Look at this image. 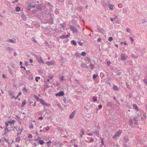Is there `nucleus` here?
Returning a JSON list of instances; mask_svg holds the SVG:
<instances>
[{
  "instance_id": "nucleus-28",
  "label": "nucleus",
  "mask_w": 147,
  "mask_h": 147,
  "mask_svg": "<svg viewBox=\"0 0 147 147\" xmlns=\"http://www.w3.org/2000/svg\"><path fill=\"white\" fill-rule=\"evenodd\" d=\"M64 79V77L63 76H61V79H60L61 81L62 82L63 81Z\"/></svg>"
},
{
  "instance_id": "nucleus-46",
  "label": "nucleus",
  "mask_w": 147,
  "mask_h": 147,
  "mask_svg": "<svg viewBox=\"0 0 147 147\" xmlns=\"http://www.w3.org/2000/svg\"><path fill=\"white\" fill-rule=\"evenodd\" d=\"M88 135L89 136H92V133H88Z\"/></svg>"
},
{
  "instance_id": "nucleus-30",
  "label": "nucleus",
  "mask_w": 147,
  "mask_h": 147,
  "mask_svg": "<svg viewBox=\"0 0 147 147\" xmlns=\"http://www.w3.org/2000/svg\"><path fill=\"white\" fill-rule=\"evenodd\" d=\"M111 63L110 61H108L107 62V64L108 66H109V65H110Z\"/></svg>"
},
{
  "instance_id": "nucleus-3",
  "label": "nucleus",
  "mask_w": 147,
  "mask_h": 147,
  "mask_svg": "<svg viewBox=\"0 0 147 147\" xmlns=\"http://www.w3.org/2000/svg\"><path fill=\"white\" fill-rule=\"evenodd\" d=\"M40 101L41 103L43 105H45L47 106H49L50 105L49 104L45 103L44 100L42 99H40Z\"/></svg>"
},
{
  "instance_id": "nucleus-57",
  "label": "nucleus",
  "mask_w": 147,
  "mask_h": 147,
  "mask_svg": "<svg viewBox=\"0 0 147 147\" xmlns=\"http://www.w3.org/2000/svg\"><path fill=\"white\" fill-rule=\"evenodd\" d=\"M74 147H78V146L76 144H75L74 145Z\"/></svg>"
},
{
  "instance_id": "nucleus-42",
  "label": "nucleus",
  "mask_w": 147,
  "mask_h": 147,
  "mask_svg": "<svg viewBox=\"0 0 147 147\" xmlns=\"http://www.w3.org/2000/svg\"><path fill=\"white\" fill-rule=\"evenodd\" d=\"M101 143H102V144H104V142H103V138H102V139H101Z\"/></svg>"
},
{
  "instance_id": "nucleus-33",
  "label": "nucleus",
  "mask_w": 147,
  "mask_h": 147,
  "mask_svg": "<svg viewBox=\"0 0 147 147\" xmlns=\"http://www.w3.org/2000/svg\"><path fill=\"white\" fill-rule=\"evenodd\" d=\"M126 31L128 32H129L130 31V30L129 28H127L126 29Z\"/></svg>"
},
{
  "instance_id": "nucleus-15",
  "label": "nucleus",
  "mask_w": 147,
  "mask_h": 147,
  "mask_svg": "<svg viewBox=\"0 0 147 147\" xmlns=\"http://www.w3.org/2000/svg\"><path fill=\"white\" fill-rule=\"evenodd\" d=\"M113 89L115 90H118V88L116 86L114 85L113 86Z\"/></svg>"
},
{
  "instance_id": "nucleus-51",
  "label": "nucleus",
  "mask_w": 147,
  "mask_h": 147,
  "mask_svg": "<svg viewBox=\"0 0 147 147\" xmlns=\"http://www.w3.org/2000/svg\"><path fill=\"white\" fill-rule=\"evenodd\" d=\"M18 96H18V95L17 96H16V97H15V98L16 99H17L18 98Z\"/></svg>"
},
{
  "instance_id": "nucleus-54",
  "label": "nucleus",
  "mask_w": 147,
  "mask_h": 147,
  "mask_svg": "<svg viewBox=\"0 0 147 147\" xmlns=\"http://www.w3.org/2000/svg\"><path fill=\"white\" fill-rule=\"evenodd\" d=\"M20 64L21 65H22V62L20 61Z\"/></svg>"
},
{
  "instance_id": "nucleus-40",
  "label": "nucleus",
  "mask_w": 147,
  "mask_h": 147,
  "mask_svg": "<svg viewBox=\"0 0 147 147\" xmlns=\"http://www.w3.org/2000/svg\"><path fill=\"white\" fill-rule=\"evenodd\" d=\"M5 131H8V128L6 127V128L5 129Z\"/></svg>"
},
{
  "instance_id": "nucleus-4",
  "label": "nucleus",
  "mask_w": 147,
  "mask_h": 147,
  "mask_svg": "<svg viewBox=\"0 0 147 147\" xmlns=\"http://www.w3.org/2000/svg\"><path fill=\"white\" fill-rule=\"evenodd\" d=\"M64 94V93L63 91H60L59 93L55 94V95L57 96H63Z\"/></svg>"
},
{
  "instance_id": "nucleus-47",
  "label": "nucleus",
  "mask_w": 147,
  "mask_h": 147,
  "mask_svg": "<svg viewBox=\"0 0 147 147\" xmlns=\"http://www.w3.org/2000/svg\"><path fill=\"white\" fill-rule=\"evenodd\" d=\"M30 63H31L32 62H33V61H32V59H30Z\"/></svg>"
},
{
  "instance_id": "nucleus-59",
  "label": "nucleus",
  "mask_w": 147,
  "mask_h": 147,
  "mask_svg": "<svg viewBox=\"0 0 147 147\" xmlns=\"http://www.w3.org/2000/svg\"><path fill=\"white\" fill-rule=\"evenodd\" d=\"M14 55L15 56H16L17 55V54L16 52L14 53Z\"/></svg>"
},
{
  "instance_id": "nucleus-29",
  "label": "nucleus",
  "mask_w": 147,
  "mask_h": 147,
  "mask_svg": "<svg viewBox=\"0 0 147 147\" xmlns=\"http://www.w3.org/2000/svg\"><path fill=\"white\" fill-rule=\"evenodd\" d=\"M26 102L25 101H24L22 102V106H24V105H26Z\"/></svg>"
},
{
  "instance_id": "nucleus-58",
  "label": "nucleus",
  "mask_w": 147,
  "mask_h": 147,
  "mask_svg": "<svg viewBox=\"0 0 147 147\" xmlns=\"http://www.w3.org/2000/svg\"><path fill=\"white\" fill-rule=\"evenodd\" d=\"M30 6L32 7H34L35 6V5L32 6L31 5H30Z\"/></svg>"
},
{
  "instance_id": "nucleus-38",
  "label": "nucleus",
  "mask_w": 147,
  "mask_h": 147,
  "mask_svg": "<svg viewBox=\"0 0 147 147\" xmlns=\"http://www.w3.org/2000/svg\"><path fill=\"white\" fill-rule=\"evenodd\" d=\"M97 41L98 42H100L101 41V39L100 38H98L97 39Z\"/></svg>"
},
{
  "instance_id": "nucleus-52",
  "label": "nucleus",
  "mask_w": 147,
  "mask_h": 147,
  "mask_svg": "<svg viewBox=\"0 0 147 147\" xmlns=\"http://www.w3.org/2000/svg\"><path fill=\"white\" fill-rule=\"evenodd\" d=\"M130 39H131V40L133 42V39L131 37H130Z\"/></svg>"
},
{
  "instance_id": "nucleus-21",
  "label": "nucleus",
  "mask_w": 147,
  "mask_h": 147,
  "mask_svg": "<svg viewBox=\"0 0 147 147\" xmlns=\"http://www.w3.org/2000/svg\"><path fill=\"white\" fill-rule=\"evenodd\" d=\"M93 100L94 101H96L97 100V98L96 97L94 96L93 97Z\"/></svg>"
},
{
  "instance_id": "nucleus-26",
  "label": "nucleus",
  "mask_w": 147,
  "mask_h": 147,
  "mask_svg": "<svg viewBox=\"0 0 147 147\" xmlns=\"http://www.w3.org/2000/svg\"><path fill=\"white\" fill-rule=\"evenodd\" d=\"M9 42H10L11 43H13L15 42V41L14 40L11 39H10L8 40Z\"/></svg>"
},
{
  "instance_id": "nucleus-62",
  "label": "nucleus",
  "mask_w": 147,
  "mask_h": 147,
  "mask_svg": "<svg viewBox=\"0 0 147 147\" xmlns=\"http://www.w3.org/2000/svg\"><path fill=\"white\" fill-rule=\"evenodd\" d=\"M15 1L17 2H18V0H15Z\"/></svg>"
},
{
  "instance_id": "nucleus-55",
  "label": "nucleus",
  "mask_w": 147,
  "mask_h": 147,
  "mask_svg": "<svg viewBox=\"0 0 147 147\" xmlns=\"http://www.w3.org/2000/svg\"><path fill=\"white\" fill-rule=\"evenodd\" d=\"M120 4H119L118 5V7H119V8H121V6H120Z\"/></svg>"
},
{
  "instance_id": "nucleus-44",
  "label": "nucleus",
  "mask_w": 147,
  "mask_h": 147,
  "mask_svg": "<svg viewBox=\"0 0 147 147\" xmlns=\"http://www.w3.org/2000/svg\"><path fill=\"white\" fill-rule=\"evenodd\" d=\"M23 90H24L25 92H27V90L25 88H23Z\"/></svg>"
},
{
  "instance_id": "nucleus-56",
  "label": "nucleus",
  "mask_w": 147,
  "mask_h": 147,
  "mask_svg": "<svg viewBox=\"0 0 147 147\" xmlns=\"http://www.w3.org/2000/svg\"><path fill=\"white\" fill-rule=\"evenodd\" d=\"M123 42H121L120 43V45H121V46H122L123 44Z\"/></svg>"
},
{
  "instance_id": "nucleus-41",
  "label": "nucleus",
  "mask_w": 147,
  "mask_h": 147,
  "mask_svg": "<svg viewBox=\"0 0 147 147\" xmlns=\"http://www.w3.org/2000/svg\"><path fill=\"white\" fill-rule=\"evenodd\" d=\"M111 21L113 22L115 20L114 18H111Z\"/></svg>"
},
{
  "instance_id": "nucleus-35",
  "label": "nucleus",
  "mask_w": 147,
  "mask_h": 147,
  "mask_svg": "<svg viewBox=\"0 0 147 147\" xmlns=\"http://www.w3.org/2000/svg\"><path fill=\"white\" fill-rule=\"evenodd\" d=\"M5 124L6 125V127H7L9 125V123L7 122H6Z\"/></svg>"
},
{
  "instance_id": "nucleus-64",
  "label": "nucleus",
  "mask_w": 147,
  "mask_h": 147,
  "mask_svg": "<svg viewBox=\"0 0 147 147\" xmlns=\"http://www.w3.org/2000/svg\"><path fill=\"white\" fill-rule=\"evenodd\" d=\"M115 46H116V47H118V45H117V44H115Z\"/></svg>"
},
{
  "instance_id": "nucleus-1",
  "label": "nucleus",
  "mask_w": 147,
  "mask_h": 147,
  "mask_svg": "<svg viewBox=\"0 0 147 147\" xmlns=\"http://www.w3.org/2000/svg\"><path fill=\"white\" fill-rule=\"evenodd\" d=\"M122 132V130H119L117 131L113 136V138H115L117 136H118L119 135L121 134Z\"/></svg>"
},
{
  "instance_id": "nucleus-45",
  "label": "nucleus",
  "mask_w": 147,
  "mask_h": 147,
  "mask_svg": "<svg viewBox=\"0 0 147 147\" xmlns=\"http://www.w3.org/2000/svg\"><path fill=\"white\" fill-rule=\"evenodd\" d=\"M33 139H31V140L30 139V140H29V141H30V142L32 143V141H33Z\"/></svg>"
},
{
  "instance_id": "nucleus-43",
  "label": "nucleus",
  "mask_w": 147,
  "mask_h": 147,
  "mask_svg": "<svg viewBox=\"0 0 147 147\" xmlns=\"http://www.w3.org/2000/svg\"><path fill=\"white\" fill-rule=\"evenodd\" d=\"M21 94H22L21 92H19L18 95V96H19Z\"/></svg>"
},
{
  "instance_id": "nucleus-50",
  "label": "nucleus",
  "mask_w": 147,
  "mask_h": 147,
  "mask_svg": "<svg viewBox=\"0 0 147 147\" xmlns=\"http://www.w3.org/2000/svg\"><path fill=\"white\" fill-rule=\"evenodd\" d=\"M90 141L91 142H92L94 141L93 139L92 138H91L90 140Z\"/></svg>"
},
{
  "instance_id": "nucleus-48",
  "label": "nucleus",
  "mask_w": 147,
  "mask_h": 147,
  "mask_svg": "<svg viewBox=\"0 0 147 147\" xmlns=\"http://www.w3.org/2000/svg\"><path fill=\"white\" fill-rule=\"evenodd\" d=\"M124 43L125 45H128L126 42H124Z\"/></svg>"
},
{
  "instance_id": "nucleus-25",
  "label": "nucleus",
  "mask_w": 147,
  "mask_h": 147,
  "mask_svg": "<svg viewBox=\"0 0 147 147\" xmlns=\"http://www.w3.org/2000/svg\"><path fill=\"white\" fill-rule=\"evenodd\" d=\"M143 81L144 83L147 85V80L144 79H143Z\"/></svg>"
},
{
  "instance_id": "nucleus-7",
  "label": "nucleus",
  "mask_w": 147,
  "mask_h": 147,
  "mask_svg": "<svg viewBox=\"0 0 147 147\" xmlns=\"http://www.w3.org/2000/svg\"><path fill=\"white\" fill-rule=\"evenodd\" d=\"M38 62L40 65H41L42 64H45L44 62L41 57H40V59L38 61Z\"/></svg>"
},
{
  "instance_id": "nucleus-22",
  "label": "nucleus",
  "mask_w": 147,
  "mask_h": 147,
  "mask_svg": "<svg viewBox=\"0 0 147 147\" xmlns=\"http://www.w3.org/2000/svg\"><path fill=\"white\" fill-rule=\"evenodd\" d=\"M29 127L30 129H33L34 127L33 125L32 124H30V125Z\"/></svg>"
},
{
  "instance_id": "nucleus-14",
  "label": "nucleus",
  "mask_w": 147,
  "mask_h": 147,
  "mask_svg": "<svg viewBox=\"0 0 147 147\" xmlns=\"http://www.w3.org/2000/svg\"><path fill=\"white\" fill-rule=\"evenodd\" d=\"M9 95L11 97V98L12 99H13L15 98V97L13 95V94L12 93L9 92Z\"/></svg>"
},
{
  "instance_id": "nucleus-19",
  "label": "nucleus",
  "mask_w": 147,
  "mask_h": 147,
  "mask_svg": "<svg viewBox=\"0 0 147 147\" xmlns=\"http://www.w3.org/2000/svg\"><path fill=\"white\" fill-rule=\"evenodd\" d=\"M80 131L81 132V133H82V135H81V136L82 137V136L84 134V131L83 130V129H81V130H80Z\"/></svg>"
},
{
  "instance_id": "nucleus-32",
  "label": "nucleus",
  "mask_w": 147,
  "mask_h": 147,
  "mask_svg": "<svg viewBox=\"0 0 147 147\" xmlns=\"http://www.w3.org/2000/svg\"><path fill=\"white\" fill-rule=\"evenodd\" d=\"M97 75H93V78L94 80L95 79V78H96L97 77Z\"/></svg>"
},
{
  "instance_id": "nucleus-9",
  "label": "nucleus",
  "mask_w": 147,
  "mask_h": 147,
  "mask_svg": "<svg viewBox=\"0 0 147 147\" xmlns=\"http://www.w3.org/2000/svg\"><path fill=\"white\" fill-rule=\"evenodd\" d=\"M121 59L123 60H125L127 59V57L125 54H121Z\"/></svg>"
},
{
  "instance_id": "nucleus-12",
  "label": "nucleus",
  "mask_w": 147,
  "mask_h": 147,
  "mask_svg": "<svg viewBox=\"0 0 147 147\" xmlns=\"http://www.w3.org/2000/svg\"><path fill=\"white\" fill-rule=\"evenodd\" d=\"M9 123H10L11 125H12L13 123H14L15 122V121L14 120H10V121H8Z\"/></svg>"
},
{
  "instance_id": "nucleus-24",
  "label": "nucleus",
  "mask_w": 147,
  "mask_h": 147,
  "mask_svg": "<svg viewBox=\"0 0 147 147\" xmlns=\"http://www.w3.org/2000/svg\"><path fill=\"white\" fill-rule=\"evenodd\" d=\"M113 38L111 37H109L108 38V40L109 41H112L113 40Z\"/></svg>"
},
{
  "instance_id": "nucleus-63",
  "label": "nucleus",
  "mask_w": 147,
  "mask_h": 147,
  "mask_svg": "<svg viewBox=\"0 0 147 147\" xmlns=\"http://www.w3.org/2000/svg\"><path fill=\"white\" fill-rule=\"evenodd\" d=\"M50 59V57H49L48 58V60H49Z\"/></svg>"
},
{
  "instance_id": "nucleus-16",
  "label": "nucleus",
  "mask_w": 147,
  "mask_h": 147,
  "mask_svg": "<svg viewBox=\"0 0 147 147\" xmlns=\"http://www.w3.org/2000/svg\"><path fill=\"white\" fill-rule=\"evenodd\" d=\"M89 67L90 69H93L94 67V65L93 64H90Z\"/></svg>"
},
{
  "instance_id": "nucleus-6",
  "label": "nucleus",
  "mask_w": 147,
  "mask_h": 147,
  "mask_svg": "<svg viewBox=\"0 0 147 147\" xmlns=\"http://www.w3.org/2000/svg\"><path fill=\"white\" fill-rule=\"evenodd\" d=\"M46 64L47 65L50 66L54 64H55V62L54 61H47L46 62Z\"/></svg>"
},
{
  "instance_id": "nucleus-53",
  "label": "nucleus",
  "mask_w": 147,
  "mask_h": 147,
  "mask_svg": "<svg viewBox=\"0 0 147 147\" xmlns=\"http://www.w3.org/2000/svg\"><path fill=\"white\" fill-rule=\"evenodd\" d=\"M118 18V17H117V16H116L115 17V18H114V19H115H115H117V18Z\"/></svg>"
},
{
  "instance_id": "nucleus-37",
  "label": "nucleus",
  "mask_w": 147,
  "mask_h": 147,
  "mask_svg": "<svg viewBox=\"0 0 147 147\" xmlns=\"http://www.w3.org/2000/svg\"><path fill=\"white\" fill-rule=\"evenodd\" d=\"M28 137L29 138H32V135H31V134H30V135H29L28 136Z\"/></svg>"
},
{
  "instance_id": "nucleus-18",
  "label": "nucleus",
  "mask_w": 147,
  "mask_h": 147,
  "mask_svg": "<svg viewBox=\"0 0 147 147\" xmlns=\"http://www.w3.org/2000/svg\"><path fill=\"white\" fill-rule=\"evenodd\" d=\"M40 79V77H36L35 78L36 81V82H38V80Z\"/></svg>"
},
{
  "instance_id": "nucleus-61",
  "label": "nucleus",
  "mask_w": 147,
  "mask_h": 147,
  "mask_svg": "<svg viewBox=\"0 0 147 147\" xmlns=\"http://www.w3.org/2000/svg\"><path fill=\"white\" fill-rule=\"evenodd\" d=\"M23 68L24 70H26V67H24Z\"/></svg>"
},
{
  "instance_id": "nucleus-2",
  "label": "nucleus",
  "mask_w": 147,
  "mask_h": 147,
  "mask_svg": "<svg viewBox=\"0 0 147 147\" xmlns=\"http://www.w3.org/2000/svg\"><path fill=\"white\" fill-rule=\"evenodd\" d=\"M70 36V33H68L66 35H63L59 37V38L61 39L66 38H69Z\"/></svg>"
},
{
  "instance_id": "nucleus-20",
  "label": "nucleus",
  "mask_w": 147,
  "mask_h": 147,
  "mask_svg": "<svg viewBox=\"0 0 147 147\" xmlns=\"http://www.w3.org/2000/svg\"><path fill=\"white\" fill-rule=\"evenodd\" d=\"M20 8L19 7H16V10L17 11H20Z\"/></svg>"
},
{
  "instance_id": "nucleus-27",
  "label": "nucleus",
  "mask_w": 147,
  "mask_h": 147,
  "mask_svg": "<svg viewBox=\"0 0 147 147\" xmlns=\"http://www.w3.org/2000/svg\"><path fill=\"white\" fill-rule=\"evenodd\" d=\"M81 55L83 56H84L86 55V53L85 52H82L81 53Z\"/></svg>"
},
{
  "instance_id": "nucleus-8",
  "label": "nucleus",
  "mask_w": 147,
  "mask_h": 147,
  "mask_svg": "<svg viewBox=\"0 0 147 147\" xmlns=\"http://www.w3.org/2000/svg\"><path fill=\"white\" fill-rule=\"evenodd\" d=\"M75 111H74L70 115L69 117L70 119H72L73 118L75 114Z\"/></svg>"
},
{
  "instance_id": "nucleus-5",
  "label": "nucleus",
  "mask_w": 147,
  "mask_h": 147,
  "mask_svg": "<svg viewBox=\"0 0 147 147\" xmlns=\"http://www.w3.org/2000/svg\"><path fill=\"white\" fill-rule=\"evenodd\" d=\"M70 29L73 32L77 31V30L74 27L72 26H70Z\"/></svg>"
},
{
  "instance_id": "nucleus-34",
  "label": "nucleus",
  "mask_w": 147,
  "mask_h": 147,
  "mask_svg": "<svg viewBox=\"0 0 147 147\" xmlns=\"http://www.w3.org/2000/svg\"><path fill=\"white\" fill-rule=\"evenodd\" d=\"M98 107L99 109H101L102 108V106L101 105H99Z\"/></svg>"
},
{
  "instance_id": "nucleus-11",
  "label": "nucleus",
  "mask_w": 147,
  "mask_h": 147,
  "mask_svg": "<svg viewBox=\"0 0 147 147\" xmlns=\"http://www.w3.org/2000/svg\"><path fill=\"white\" fill-rule=\"evenodd\" d=\"M109 7L110 10H113L114 7V5H111L110 4H109Z\"/></svg>"
},
{
  "instance_id": "nucleus-13",
  "label": "nucleus",
  "mask_w": 147,
  "mask_h": 147,
  "mask_svg": "<svg viewBox=\"0 0 147 147\" xmlns=\"http://www.w3.org/2000/svg\"><path fill=\"white\" fill-rule=\"evenodd\" d=\"M71 43L72 44L74 45L75 46L77 45V43L74 40L71 41Z\"/></svg>"
},
{
  "instance_id": "nucleus-60",
  "label": "nucleus",
  "mask_w": 147,
  "mask_h": 147,
  "mask_svg": "<svg viewBox=\"0 0 147 147\" xmlns=\"http://www.w3.org/2000/svg\"><path fill=\"white\" fill-rule=\"evenodd\" d=\"M36 102H35L34 103V104L33 105V106H36Z\"/></svg>"
},
{
  "instance_id": "nucleus-17",
  "label": "nucleus",
  "mask_w": 147,
  "mask_h": 147,
  "mask_svg": "<svg viewBox=\"0 0 147 147\" xmlns=\"http://www.w3.org/2000/svg\"><path fill=\"white\" fill-rule=\"evenodd\" d=\"M51 143V140H49L48 142H47V145L48 147H49L50 144Z\"/></svg>"
},
{
  "instance_id": "nucleus-39",
  "label": "nucleus",
  "mask_w": 147,
  "mask_h": 147,
  "mask_svg": "<svg viewBox=\"0 0 147 147\" xmlns=\"http://www.w3.org/2000/svg\"><path fill=\"white\" fill-rule=\"evenodd\" d=\"M43 117H40L39 118H38V120L40 119V120H42L43 119Z\"/></svg>"
},
{
  "instance_id": "nucleus-31",
  "label": "nucleus",
  "mask_w": 147,
  "mask_h": 147,
  "mask_svg": "<svg viewBox=\"0 0 147 147\" xmlns=\"http://www.w3.org/2000/svg\"><path fill=\"white\" fill-rule=\"evenodd\" d=\"M4 139L5 140V141L7 143H9V140L8 139H7L6 138H4Z\"/></svg>"
},
{
  "instance_id": "nucleus-36",
  "label": "nucleus",
  "mask_w": 147,
  "mask_h": 147,
  "mask_svg": "<svg viewBox=\"0 0 147 147\" xmlns=\"http://www.w3.org/2000/svg\"><path fill=\"white\" fill-rule=\"evenodd\" d=\"M49 126H47L46 128V130L47 131H48L49 129Z\"/></svg>"
},
{
  "instance_id": "nucleus-10",
  "label": "nucleus",
  "mask_w": 147,
  "mask_h": 147,
  "mask_svg": "<svg viewBox=\"0 0 147 147\" xmlns=\"http://www.w3.org/2000/svg\"><path fill=\"white\" fill-rule=\"evenodd\" d=\"M133 107L134 108V109L136 111H138V107L137 105L136 104H134L133 105Z\"/></svg>"
},
{
  "instance_id": "nucleus-49",
  "label": "nucleus",
  "mask_w": 147,
  "mask_h": 147,
  "mask_svg": "<svg viewBox=\"0 0 147 147\" xmlns=\"http://www.w3.org/2000/svg\"><path fill=\"white\" fill-rule=\"evenodd\" d=\"M2 77L3 78H5V75L4 74H3L2 75Z\"/></svg>"
},
{
  "instance_id": "nucleus-23",
  "label": "nucleus",
  "mask_w": 147,
  "mask_h": 147,
  "mask_svg": "<svg viewBox=\"0 0 147 147\" xmlns=\"http://www.w3.org/2000/svg\"><path fill=\"white\" fill-rule=\"evenodd\" d=\"M39 143L40 144L42 145L44 143V141L42 140H40Z\"/></svg>"
}]
</instances>
